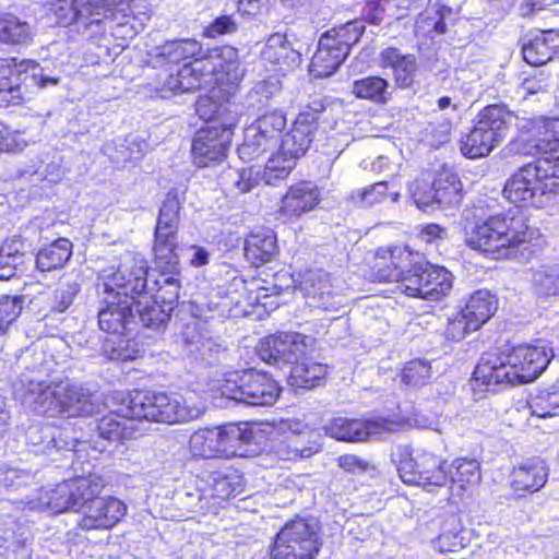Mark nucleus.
<instances>
[{
	"mask_svg": "<svg viewBox=\"0 0 559 559\" xmlns=\"http://www.w3.org/2000/svg\"><path fill=\"white\" fill-rule=\"evenodd\" d=\"M438 207H457L463 201V185L456 174L442 169L433 180Z\"/></svg>",
	"mask_w": 559,
	"mask_h": 559,
	"instance_id": "nucleus-32",
	"label": "nucleus"
},
{
	"mask_svg": "<svg viewBox=\"0 0 559 559\" xmlns=\"http://www.w3.org/2000/svg\"><path fill=\"white\" fill-rule=\"evenodd\" d=\"M451 130L452 123L448 119L432 121L425 129V138L431 146L439 147L450 141Z\"/></svg>",
	"mask_w": 559,
	"mask_h": 559,
	"instance_id": "nucleus-61",
	"label": "nucleus"
},
{
	"mask_svg": "<svg viewBox=\"0 0 559 559\" xmlns=\"http://www.w3.org/2000/svg\"><path fill=\"white\" fill-rule=\"evenodd\" d=\"M409 192L418 209L427 211L438 206V197L433 183L430 186L426 181L416 180L409 185Z\"/></svg>",
	"mask_w": 559,
	"mask_h": 559,
	"instance_id": "nucleus-56",
	"label": "nucleus"
},
{
	"mask_svg": "<svg viewBox=\"0 0 559 559\" xmlns=\"http://www.w3.org/2000/svg\"><path fill=\"white\" fill-rule=\"evenodd\" d=\"M245 70L238 51L231 46L214 49L207 59L192 61L180 68L176 75L169 73L160 92L183 93L203 88L212 83H227L231 88L242 80Z\"/></svg>",
	"mask_w": 559,
	"mask_h": 559,
	"instance_id": "nucleus-4",
	"label": "nucleus"
},
{
	"mask_svg": "<svg viewBox=\"0 0 559 559\" xmlns=\"http://www.w3.org/2000/svg\"><path fill=\"white\" fill-rule=\"evenodd\" d=\"M326 374V366L312 360L296 361L290 370L292 386L312 389L320 385Z\"/></svg>",
	"mask_w": 559,
	"mask_h": 559,
	"instance_id": "nucleus-38",
	"label": "nucleus"
},
{
	"mask_svg": "<svg viewBox=\"0 0 559 559\" xmlns=\"http://www.w3.org/2000/svg\"><path fill=\"white\" fill-rule=\"evenodd\" d=\"M197 112L210 124L201 129L192 141L193 163L198 167L214 166L227 156L239 120L238 111L230 104H216L205 98L198 103Z\"/></svg>",
	"mask_w": 559,
	"mask_h": 559,
	"instance_id": "nucleus-5",
	"label": "nucleus"
},
{
	"mask_svg": "<svg viewBox=\"0 0 559 559\" xmlns=\"http://www.w3.org/2000/svg\"><path fill=\"white\" fill-rule=\"evenodd\" d=\"M146 262L131 257L119 266H109L98 275L97 290L104 295L98 310L100 330L112 335H126L134 325L133 304L146 294Z\"/></svg>",
	"mask_w": 559,
	"mask_h": 559,
	"instance_id": "nucleus-2",
	"label": "nucleus"
},
{
	"mask_svg": "<svg viewBox=\"0 0 559 559\" xmlns=\"http://www.w3.org/2000/svg\"><path fill=\"white\" fill-rule=\"evenodd\" d=\"M522 170L527 189L535 192L534 206L544 207L559 200V156L540 157Z\"/></svg>",
	"mask_w": 559,
	"mask_h": 559,
	"instance_id": "nucleus-18",
	"label": "nucleus"
},
{
	"mask_svg": "<svg viewBox=\"0 0 559 559\" xmlns=\"http://www.w3.org/2000/svg\"><path fill=\"white\" fill-rule=\"evenodd\" d=\"M23 402L34 412L49 416H90L95 409L90 392L69 380H31L26 384Z\"/></svg>",
	"mask_w": 559,
	"mask_h": 559,
	"instance_id": "nucleus-6",
	"label": "nucleus"
},
{
	"mask_svg": "<svg viewBox=\"0 0 559 559\" xmlns=\"http://www.w3.org/2000/svg\"><path fill=\"white\" fill-rule=\"evenodd\" d=\"M28 145L24 133L11 131L8 126L0 121V152L16 153Z\"/></svg>",
	"mask_w": 559,
	"mask_h": 559,
	"instance_id": "nucleus-60",
	"label": "nucleus"
},
{
	"mask_svg": "<svg viewBox=\"0 0 559 559\" xmlns=\"http://www.w3.org/2000/svg\"><path fill=\"white\" fill-rule=\"evenodd\" d=\"M417 61L415 56L406 61L393 72L395 84L400 88H409L416 81Z\"/></svg>",
	"mask_w": 559,
	"mask_h": 559,
	"instance_id": "nucleus-63",
	"label": "nucleus"
},
{
	"mask_svg": "<svg viewBox=\"0 0 559 559\" xmlns=\"http://www.w3.org/2000/svg\"><path fill=\"white\" fill-rule=\"evenodd\" d=\"M72 255V243L59 238L41 248L36 255V267L40 272H49L62 267Z\"/></svg>",
	"mask_w": 559,
	"mask_h": 559,
	"instance_id": "nucleus-33",
	"label": "nucleus"
},
{
	"mask_svg": "<svg viewBox=\"0 0 559 559\" xmlns=\"http://www.w3.org/2000/svg\"><path fill=\"white\" fill-rule=\"evenodd\" d=\"M352 93L357 98L366 99L377 105H384L392 97L389 82L378 75L354 81Z\"/></svg>",
	"mask_w": 559,
	"mask_h": 559,
	"instance_id": "nucleus-34",
	"label": "nucleus"
},
{
	"mask_svg": "<svg viewBox=\"0 0 559 559\" xmlns=\"http://www.w3.org/2000/svg\"><path fill=\"white\" fill-rule=\"evenodd\" d=\"M418 252L408 247H394L390 250L381 249L376 253L373 277L378 282H396L404 292V278L411 274Z\"/></svg>",
	"mask_w": 559,
	"mask_h": 559,
	"instance_id": "nucleus-20",
	"label": "nucleus"
},
{
	"mask_svg": "<svg viewBox=\"0 0 559 559\" xmlns=\"http://www.w3.org/2000/svg\"><path fill=\"white\" fill-rule=\"evenodd\" d=\"M307 304L316 309L336 311L342 298L331 287L329 276L322 272H309L304 281Z\"/></svg>",
	"mask_w": 559,
	"mask_h": 559,
	"instance_id": "nucleus-25",
	"label": "nucleus"
},
{
	"mask_svg": "<svg viewBox=\"0 0 559 559\" xmlns=\"http://www.w3.org/2000/svg\"><path fill=\"white\" fill-rule=\"evenodd\" d=\"M318 526L297 519L287 523L276 535L271 559H314L319 552Z\"/></svg>",
	"mask_w": 559,
	"mask_h": 559,
	"instance_id": "nucleus-14",
	"label": "nucleus"
},
{
	"mask_svg": "<svg viewBox=\"0 0 559 559\" xmlns=\"http://www.w3.org/2000/svg\"><path fill=\"white\" fill-rule=\"evenodd\" d=\"M204 412L202 406L189 403L183 397L165 392H134L118 408L102 417L96 425L100 439L108 442H121L131 439L135 432L132 419L182 424L199 418Z\"/></svg>",
	"mask_w": 559,
	"mask_h": 559,
	"instance_id": "nucleus-1",
	"label": "nucleus"
},
{
	"mask_svg": "<svg viewBox=\"0 0 559 559\" xmlns=\"http://www.w3.org/2000/svg\"><path fill=\"white\" fill-rule=\"evenodd\" d=\"M216 382L222 396L252 406L274 404L281 391L271 376L254 369L227 372Z\"/></svg>",
	"mask_w": 559,
	"mask_h": 559,
	"instance_id": "nucleus-10",
	"label": "nucleus"
},
{
	"mask_svg": "<svg viewBox=\"0 0 559 559\" xmlns=\"http://www.w3.org/2000/svg\"><path fill=\"white\" fill-rule=\"evenodd\" d=\"M177 235L155 234L154 254L162 269L173 272L179 263Z\"/></svg>",
	"mask_w": 559,
	"mask_h": 559,
	"instance_id": "nucleus-46",
	"label": "nucleus"
},
{
	"mask_svg": "<svg viewBox=\"0 0 559 559\" xmlns=\"http://www.w3.org/2000/svg\"><path fill=\"white\" fill-rule=\"evenodd\" d=\"M136 312L139 313L140 322L145 328L158 329L167 323L169 320V310L162 308L157 302L146 301L142 307V302L136 301Z\"/></svg>",
	"mask_w": 559,
	"mask_h": 559,
	"instance_id": "nucleus-54",
	"label": "nucleus"
},
{
	"mask_svg": "<svg viewBox=\"0 0 559 559\" xmlns=\"http://www.w3.org/2000/svg\"><path fill=\"white\" fill-rule=\"evenodd\" d=\"M217 427L201 428L194 431L189 439V449L193 456L214 459L223 456L221 439Z\"/></svg>",
	"mask_w": 559,
	"mask_h": 559,
	"instance_id": "nucleus-36",
	"label": "nucleus"
},
{
	"mask_svg": "<svg viewBox=\"0 0 559 559\" xmlns=\"http://www.w3.org/2000/svg\"><path fill=\"white\" fill-rule=\"evenodd\" d=\"M449 481L461 489L467 485L477 484L480 479V466L474 459H456L448 471Z\"/></svg>",
	"mask_w": 559,
	"mask_h": 559,
	"instance_id": "nucleus-45",
	"label": "nucleus"
},
{
	"mask_svg": "<svg viewBox=\"0 0 559 559\" xmlns=\"http://www.w3.org/2000/svg\"><path fill=\"white\" fill-rule=\"evenodd\" d=\"M21 311V297L2 296L0 298V335L3 334L9 325L17 319Z\"/></svg>",
	"mask_w": 559,
	"mask_h": 559,
	"instance_id": "nucleus-59",
	"label": "nucleus"
},
{
	"mask_svg": "<svg viewBox=\"0 0 559 559\" xmlns=\"http://www.w3.org/2000/svg\"><path fill=\"white\" fill-rule=\"evenodd\" d=\"M308 338L299 333H280L260 341L258 353L267 364H295L306 355Z\"/></svg>",
	"mask_w": 559,
	"mask_h": 559,
	"instance_id": "nucleus-19",
	"label": "nucleus"
},
{
	"mask_svg": "<svg viewBox=\"0 0 559 559\" xmlns=\"http://www.w3.org/2000/svg\"><path fill=\"white\" fill-rule=\"evenodd\" d=\"M93 495L85 500L83 516L80 526L83 530L111 528L120 522L127 513L126 504L115 497H98Z\"/></svg>",
	"mask_w": 559,
	"mask_h": 559,
	"instance_id": "nucleus-21",
	"label": "nucleus"
},
{
	"mask_svg": "<svg viewBox=\"0 0 559 559\" xmlns=\"http://www.w3.org/2000/svg\"><path fill=\"white\" fill-rule=\"evenodd\" d=\"M522 167L509 178L503 188V195L514 204H531L534 206L535 192L527 189Z\"/></svg>",
	"mask_w": 559,
	"mask_h": 559,
	"instance_id": "nucleus-52",
	"label": "nucleus"
},
{
	"mask_svg": "<svg viewBox=\"0 0 559 559\" xmlns=\"http://www.w3.org/2000/svg\"><path fill=\"white\" fill-rule=\"evenodd\" d=\"M399 424L389 418L356 419L335 417L324 427L331 438L345 442H364L368 439H381L394 432Z\"/></svg>",
	"mask_w": 559,
	"mask_h": 559,
	"instance_id": "nucleus-17",
	"label": "nucleus"
},
{
	"mask_svg": "<svg viewBox=\"0 0 559 559\" xmlns=\"http://www.w3.org/2000/svg\"><path fill=\"white\" fill-rule=\"evenodd\" d=\"M430 378V364L420 359L407 362L402 371V381L408 386L425 385Z\"/></svg>",
	"mask_w": 559,
	"mask_h": 559,
	"instance_id": "nucleus-55",
	"label": "nucleus"
},
{
	"mask_svg": "<svg viewBox=\"0 0 559 559\" xmlns=\"http://www.w3.org/2000/svg\"><path fill=\"white\" fill-rule=\"evenodd\" d=\"M534 234L525 216L516 211L488 217L473 228L466 241L471 248L488 253L495 259H509L513 257L514 249L528 243Z\"/></svg>",
	"mask_w": 559,
	"mask_h": 559,
	"instance_id": "nucleus-7",
	"label": "nucleus"
},
{
	"mask_svg": "<svg viewBox=\"0 0 559 559\" xmlns=\"http://www.w3.org/2000/svg\"><path fill=\"white\" fill-rule=\"evenodd\" d=\"M317 126V114L300 112L289 131L282 139L280 151L297 162L309 150Z\"/></svg>",
	"mask_w": 559,
	"mask_h": 559,
	"instance_id": "nucleus-22",
	"label": "nucleus"
},
{
	"mask_svg": "<svg viewBox=\"0 0 559 559\" xmlns=\"http://www.w3.org/2000/svg\"><path fill=\"white\" fill-rule=\"evenodd\" d=\"M414 264L411 274L404 278L407 296L438 300L451 292L453 275L445 267L430 264L420 253Z\"/></svg>",
	"mask_w": 559,
	"mask_h": 559,
	"instance_id": "nucleus-15",
	"label": "nucleus"
},
{
	"mask_svg": "<svg viewBox=\"0 0 559 559\" xmlns=\"http://www.w3.org/2000/svg\"><path fill=\"white\" fill-rule=\"evenodd\" d=\"M472 539V531L464 527L455 515L448 518L442 533L432 540L439 552H452L465 548Z\"/></svg>",
	"mask_w": 559,
	"mask_h": 559,
	"instance_id": "nucleus-31",
	"label": "nucleus"
},
{
	"mask_svg": "<svg viewBox=\"0 0 559 559\" xmlns=\"http://www.w3.org/2000/svg\"><path fill=\"white\" fill-rule=\"evenodd\" d=\"M403 483L421 486L427 491L443 487L449 483L447 461L425 450L416 455L407 445H399L392 453Z\"/></svg>",
	"mask_w": 559,
	"mask_h": 559,
	"instance_id": "nucleus-11",
	"label": "nucleus"
},
{
	"mask_svg": "<svg viewBox=\"0 0 559 559\" xmlns=\"http://www.w3.org/2000/svg\"><path fill=\"white\" fill-rule=\"evenodd\" d=\"M36 475L29 469L0 466V489L7 491H19L24 487L35 484Z\"/></svg>",
	"mask_w": 559,
	"mask_h": 559,
	"instance_id": "nucleus-51",
	"label": "nucleus"
},
{
	"mask_svg": "<svg viewBox=\"0 0 559 559\" xmlns=\"http://www.w3.org/2000/svg\"><path fill=\"white\" fill-rule=\"evenodd\" d=\"M285 127L286 117L280 111H272L263 115L254 123L249 126V134L250 138L257 134H263L276 146L277 139Z\"/></svg>",
	"mask_w": 559,
	"mask_h": 559,
	"instance_id": "nucleus-47",
	"label": "nucleus"
},
{
	"mask_svg": "<svg viewBox=\"0 0 559 559\" xmlns=\"http://www.w3.org/2000/svg\"><path fill=\"white\" fill-rule=\"evenodd\" d=\"M554 356L552 348L545 341L520 344L500 356H483L473 372L474 390L496 391L501 383L533 382L546 370Z\"/></svg>",
	"mask_w": 559,
	"mask_h": 559,
	"instance_id": "nucleus-3",
	"label": "nucleus"
},
{
	"mask_svg": "<svg viewBox=\"0 0 559 559\" xmlns=\"http://www.w3.org/2000/svg\"><path fill=\"white\" fill-rule=\"evenodd\" d=\"M319 202V188L310 181H301L290 186L282 198L278 215L284 221H293L312 211Z\"/></svg>",
	"mask_w": 559,
	"mask_h": 559,
	"instance_id": "nucleus-23",
	"label": "nucleus"
},
{
	"mask_svg": "<svg viewBox=\"0 0 559 559\" xmlns=\"http://www.w3.org/2000/svg\"><path fill=\"white\" fill-rule=\"evenodd\" d=\"M277 251L276 237L270 230L252 231L246 239L245 257L254 266L271 261Z\"/></svg>",
	"mask_w": 559,
	"mask_h": 559,
	"instance_id": "nucleus-30",
	"label": "nucleus"
},
{
	"mask_svg": "<svg viewBox=\"0 0 559 559\" xmlns=\"http://www.w3.org/2000/svg\"><path fill=\"white\" fill-rule=\"evenodd\" d=\"M365 29L364 21L354 20L322 34L311 59L310 73L314 78L332 75L345 61Z\"/></svg>",
	"mask_w": 559,
	"mask_h": 559,
	"instance_id": "nucleus-9",
	"label": "nucleus"
},
{
	"mask_svg": "<svg viewBox=\"0 0 559 559\" xmlns=\"http://www.w3.org/2000/svg\"><path fill=\"white\" fill-rule=\"evenodd\" d=\"M238 23L233 15L217 16L204 31L207 37L214 38L221 35L233 34L237 31Z\"/></svg>",
	"mask_w": 559,
	"mask_h": 559,
	"instance_id": "nucleus-64",
	"label": "nucleus"
},
{
	"mask_svg": "<svg viewBox=\"0 0 559 559\" xmlns=\"http://www.w3.org/2000/svg\"><path fill=\"white\" fill-rule=\"evenodd\" d=\"M180 202L177 195L168 193L160 210L155 234L177 235Z\"/></svg>",
	"mask_w": 559,
	"mask_h": 559,
	"instance_id": "nucleus-50",
	"label": "nucleus"
},
{
	"mask_svg": "<svg viewBox=\"0 0 559 559\" xmlns=\"http://www.w3.org/2000/svg\"><path fill=\"white\" fill-rule=\"evenodd\" d=\"M523 59L532 66H543L559 55V32H540L522 47Z\"/></svg>",
	"mask_w": 559,
	"mask_h": 559,
	"instance_id": "nucleus-26",
	"label": "nucleus"
},
{
	"mask_svg": "<svg viewBox=\"0 0 559 559\" xmlns=\"http://www.w3.org/2000/svg\"><path fill=\"white\" fill-rule=\"evenodd\" d=\"M391 198L392 202L400 199L399 191H389L386 181H379L365 188H358L350 192L349 200L355 206L371 207Z\"/></svg>",
	"mask_w": 559,
	"mask_h": 559,
	"instance_id": "nucleus-39",
	"label": "nucleus"
},
{
	"mask_svg": "<svg viewBox=\"0 0 559 559\" xmlns=\"http://www.w3.org/2000/svg\"><path fill=\"white\" fill-rule=\"evenodd\" d=\"M103 484L91 477H76L45 489L37 499H28L21 503L29 510H49L53 513L80 510L85 500L99 495Z\"/></svg>",
	"mask_w": 559,
	"mask_h": 559,
	"instance_id": "nucleus-12",
	"label": "nucleus"
},
{
	"mask_svg": "<svg viewBox=\"0 0 559 559\" xmlns=\"http://www.w3.org/2000/svg\"><path fill=\"white\" fill-rule=\"evenodd\" d=\"M548 478L545 462L534 457L515 466L511 473V486L514 490L535 492L542 489Z\"/></svg>",
	"mask_w": 559,
	"mask_h": 559,
	"instance_id": "nucleus-27",
	"label": "nucleus"
},
{
	"mask_svg": "<svg viewBox=\"0 0 559 559\" xmlns=\"http://www.w3.org/2000/svg\"><path fill=\"white\" fill-rule=\"evenodd\" d=\"M53 11L60 25L76 24L90 37L104 33L115 15L108 0H58Z\"/></svg>",
	"mask_w": 559,
	"mask_h": 559,
	"instance_id": "nucleus-13",
	"label": "nucleus"
},
{
	"mask_svg": "<svg viewBox=\"0 0 559 559\" xmlns=\"http://www.w3.org/2000/svg\"><path fill=\"white\" fill-rule=\"evenodd\" d=\"M532 287L534 293L546 298L559 294V266L543 265L532 271Z\"/></svg>",
	"mask_w": 559,
	"mask_h": 559,
	"instance_id": "nucleus-44",
	"label": "nucleus"
},
{
	"mask_svg": "<svg viewBox=\"0 0 559 559\" xmlns=\"http://www.w3.org/2000/svg\"><path fill=\"white\" fill-rule=\"evenodd\" d=\"M275 146L263 134L250 138L249 127L245 129V139L238 147V155L243 160H253Z\"/></svg>",
	"mask_w": 559,
	"mask_h": 559,
	"instance_id": "nucleus-53",
	"label": "nucleus"
},
{
	"mask_svg": "<svg viewBox=\"0 0 559 559\" xmlns=\"http://www.w3.org/2000/svg\"><path fill=\"white\" fill-rule=\"evenodd\" d=\"M33 37L31 24L20 17L7 13L0 15V41L8 45L28 43Z\"/></svg>",
	"mask_w": 559,
	"mask_h": 559,
	"instance_id": "nucleus-40",
	"label": "nucleus"
},
{
	"mask_svg": "<svg viewBox=\"0 0 559 559\" xmlns=\"http://www.w3.org/2000/svg\"><path fill=\"white\" fill-rule=\"evenodd\" d=\"M262 58L271 63L286 64L295 63L299 59V53L290 47L285 35L273 34L266 40L261 52Z\"/></svg>",
	"mask_w": 559,
	"mask_h": 559,
	"instance_id": "nucleus-42",
	"label": "nucleus"
},
{
	"mask_svg": "<svg viewBox=\"0 0 559 559\" xmlns=\"http://www.w3.org/2000/svg\"><path fill=\"white\" fill-rule=\"evenodd\" d=\"M147 143L136 135H128L119 144L117 155L111 156L117 163L140 159L146 152Z\"/></svg>",
	"mask_w": 559,
	"mask_h": 559,
	"instance_id": "nucleus-57",
	"label": "nucleus"
},
{
	"mask_svg": "<svg viewBox=\"0 0 559 559\" xmlns=\"http://www.w3.org/2000/svg\"><path fill=\"white\" fill-rule=\"evenodd\" d=\"M536 132L534 148L536 153L548 154L559 151V118L538 117L532 120Z\"/></svg>",
	"mask_w": 559,
	"mask_h": 559,
	"instance_id": "nucleus-35",
	"label": "nucleus"
},
{
	"mask_svg": "<svg viewBox=\"0 0 559 559\" xmlns=\"http://www.w3.org/2000/svg\"><path fill=\"white\" fill-rule=\"evenodd\" d=\"M515 118L504 106H486L476 116L471 132L461 140V152L468 158L488 156L506 139Z\"/></svg>",
	"mask_w": 559,
	"mask_h": 559,
	"instance_id": "nucleus-8",
	"label": "nucleus"
},
{
	"mask_svg": "<svg viewBox=\"0 0 559 559\" xmlns=\"http://www.w3.org/2000/svg\"><path fill=\"white\" fill-rule=\"evenodd\" d=\"M108 3H110V7L115 12V15L109 21V27H112L114 23L118 26H123L129 23L128 21L121 22L119 20L120 14L122 15V17H128L132 15L133 20L139 21L141 24H143L146 20L150 19L151 10L144 3V0H130L128 2H123L121 0L119 1V3H116L115 0H108Z\"/></svg>",
	"mask_w": 559,
	"mask_h": 559,
	"instance_id": "nucleus-49",
	"label": "nucleus"
},
{
	"mask_svg": "<svg viewBox=\"0 0 559 559\" xmlns=\"http://www.w3.org/2000/svg\"><path fill=\"white\" fill-rule=\"evenodd\" d=\"M320 444L317 441H309L308 445L299 447L298 441L295 439L282 442L276 450L277 455L285 461H292L302 457H310L319 452Z\"/></svg>",
	"mask_w": 559,
	"mask_h": 559,
	"instance_id": "nucleus-58",
	"label": "nucleus"
},
{
	"mask_svg": "<svg viewBox=\"0 0 559 559\" xmlns=\"http://www.w3.org/2000/svg\"><path fill=\"white\" fill-rule=\"evenodd\" d=\"M79 292L80 285L76 282H61L55 290L41 293L38 298L47 304L48 312L45 317L64 312L73 304Z\"/></svg>",
	"mask_w": 559,
	"mask_h": 559,
	"instance_id": "nucleus-41",
	"label": "nucleus"
},
{
	"mask_svg": "<svg viewBox=\"0 0 559 559\" xmlns=\"http://www.w3.org/2000/svg\"><path fill=\"white\" fill-rule=\"evenodd\" d=\"M497 310V301L490 292L480 289L471 295L462 311L471 320L473 326L479 329Z\"/></svg>",
	"mask_w": 559,
	"mask_h": 559,
	"instance_id": "nucleus-37",
	"label": "nucleus"
},
{
	"mask_svg": "<svg viewBox=\"0 0 559 559\" xmlns=\"http://www.w3.org/2000/svg\"><path fill=\"white\" fill-rule=\"evenodd\" d=\"M296 164V160L278 151L275 156H272L266 162L262 173V180L269 186H277L287 179Z\"/></svg>",
	"mask_w": 559,
	"mask_h": 559,
	"instance_id": "nucleus-48",
	"label": "nucleus"
},
{
	"mask_svg": "<svg viewBox=\"0 0 559 559\" xmlns=\"http://www.w3.org/2000/svg\"><path fill=\"white\" fill-rule=\"evenodd\" d=\"M221 447L225 456H246V445L254 440V431L248 423L218 426Z\"/></svg>",
	"mask_w": 559,
	"mask_h": 559,
	"instance_id": "nucleus-29",
	"label": "nucleus"
},
{
	"mask_svg": "<svg viewBox=\"0 0 559 559\" xmlns=\"http://www.w3.org/2000/svg\"><path fill=\"white\" fill-rule=\"evenodd\" d=\"M471 323L467 316L462 310L459 311L453 318L449 319L445 330L447 337L452 341L463 340L471 332L478 330L477 326H473Z\"/></svg>",
	"mask_w": 559,
	"mask_h": 559,
	"instance_id": "nucleus-62",
	"label": "nucleus"
},
{
	"mask_svg": "<svg viewBox=\"0 0 559 559\" xmlns=\"http://www.w3.org/2000/svg\"><path fill=\"white\" fill-rule=\"evenodd\" d=\"M145 290L146 294L142 293L140 296L146 298V296L150 295L154 298L155 302L169 306L168 310H170L171 306L179 299L180 283L174 275L163 273L159 278L154 282V287H148L146 284Z\"/></svg>",
	"mask_w": 559,
	"mask_h": 559,
	"instance_id": "nucleus-43",
	"label": "nucleus"
},
{
	"mask_svg": "<svg viewBox=\"0 0 559 559\" xmlns=\"http://www.w3.org/2000/svg\"><path fill=\"white\" fill-rule=\"evenodd\" d=\"M216 48L204 49L195 39L173 40L156 48V58L160 59V62L175 64L189 58L198 61L207 59L209 55Z\"/></svg>",
	"mask_w": 559,
	"mask_h": 559,
	"instance_id": "nucleus-28",
	"label": "nucleus"
},
{
	"mask_svg": "<svg viewBox=\"0 0 559 559\" xmlns=\"http://www.w3.org/2000/svg\"><path fill=\"white\" fill-rule=\"evenodd\" d=\"M22 63L32 66L33 73L31 75L24 71V76L22 78V73L17 71L14 60H0V105H19L25 100L28 92L27 86L23 82L28 79L40 88L59 83L58 78L45 75L41 69H38V66L33 61L25 60Z\"/></svg>",
	"mask_w": 559,
	"mask_h": 559,
	"instance_id": "nucleus-16",
	"label": "nucleus"
},
{
	"mask_svg": "<svg viewBox=\"0 0 559 559\" xmlns=\"http://www.w3.org/2000/svg\"><path fill=\"white\" fill-rule=\"evenodd\" d=\"M27 444L36 454H51L53 450L73 449L74 440L67 431L52 424H32L26 430Z\"/></svg>",
	"mask_w": 559,
	"mask_h": 559,
	"instance_id": "nucleus-24",
	"label": "nucleus"
}]
</instances>
